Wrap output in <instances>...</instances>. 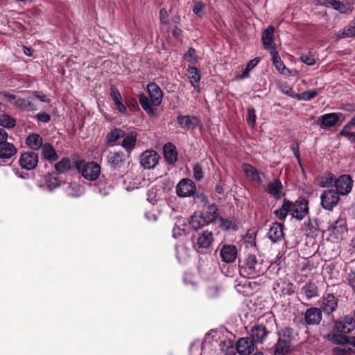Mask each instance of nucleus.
I'll return each instance as SVG.
<instances>
[{
    "label": "nucleus",
    "instance_id": "nucleus-1",
    "mask_svg": "<svg viewBox=\"0 0 355 355\" xmlns=\"http://www.w3.org/2000/svg\"><path fill=\"white\" fill-rule=\"evenodd\" d=\"M147 90L149 94V98L144 94L139 96V103L141 107L150 116H155L154 106H157L162 101L163 94L157 85L150 83L147 85Z\"/></svg>",
    "mask_w": 355,
    "mask_h": 355
},
{
    "label": "nucleus",
    "instance_id": "nucleus-2",
    "mask_svg": "<svg viewBox=\"0 0 355 355\" xmlns=\"http://www.w3.org/2000/svg\"><path fill=\"white\" fill-rule=\"evenodd\" d=\"M266 267L263 260L259 259L255 255L248 256L240 268V274L244 277L255 278L263 274Z\"/></svg>",
    "mask_w": 355,
    "mask_h": 355
},
{
    "label": "nucleus",
    "instance_id": "nucleus-3",
    "mask_svg": "<svg viewBox=\"0 0 355 355\" xmlns=\"http://www.w3.org/2000/svg\"><path fill=\"white\" fill-rule=\"evenodd\" d=\"M207 343L211 344L216 347H218L219 350L224 355L235 354L233 341L225 338H221L220 334L216 331H212L206 336L205 345Z\"/></svg>",
    "mask_w": 355,
    "mask_h": 355
},
{
    "label": "nucleus",
    "instance_id": "nucleus-4",
    "mask_svg": "<svg viewBox=\"0 0 355 355\" xmlns=\"http://www.w3.org/2000/svg\"><path fill=\"white\" fill-rule=\"evenodd\" d=\"M75 166L83 178L88 180L94 181L100 175L101 166L96 162H86L83 160H79L76 162Z\"/></svg>",
    "mask_w": 355,
    "mask_h": 355
},
{
    "label": "nucleus",
    "instance_id": "nucleus-5",
    "mask_svg": "<svg viewBox=\"0 0 355 355\" xmlns=\"http://www.w3.org/2000/svg\"><path fill=\"white\" fill-rule=\"evenodd\" d=\"M290 214L297 220L303 219L309 213L308 202L306 200L302 199L293 203L291 202Z\"/></svg>",
    "mask_w": 355,
    "mask_h": 355
},
{
    "label": "nucleus",
    "instance_id": "nucleus-6",
    "mask_svg": "<svg viewBox=\"0 0 355 355\" xmlns=\"http://www.w3.org/2000/svg\"><path fill=\"white\" fill-rule=\"evenodd\" d=\"M339 194L334 189L324 191L321 196V205L327 210H331L338 202Z\"/></svg>",
    "mask_w": 355,
    "mask_h": 355
},
{
    "label": "nucleus",
    "instance_id": "nucleus-7",
    "mask_svg": "<svg viewBox=\"0 0 355 355\" xmlns=\"http://www.w3.org/2000/svg\"><path fill=\"white\" fill-rule=\"evenodd\" d=\"M334 185L338 194L347 195L352 189L353 180L349 175H343L336 179Z\"/></svg>",
    "mask_w": 355,
    "mask_h": 355
},
{
    "label": "nucleus",
    "instance_id": "nucleus-8",
    "mask_svg": "<svg viewBox=\"0 0 355 355\" xmlns=\"http://www.w3.org/2000/svg\"><path fill=\"white\" fill-rule=\"evenodd\" d=\"M195 191L196 186L193 182L188 178L181 180L176 187V193L180 197L191 196Z\"/></svg>",
    "mask_w": 355,
    "mask_h": 355
},
{
    "label": "nucleus",
    "instance_id": "nucleus-9",
    "mask_svg": "<svg viewBox=\"0 0 355 355\" xmlns=\"http://www.w3.org/2000/svg\"><path fill=\"white\" fill-rule=\"evenodd\" d=\"M242 170L248 179L252 183L260 185L263 182L262 177L264 176L257 168L250 164H242Z\"/></svg>",
    "mask_w": 355,
    "mask_h": 355
},
{
    "label": "nucleus",
    "instance_id": "nucleus-10",
    "mask_svg": "<svg viewBox=\"0 0 355 355\" xmlns=\"http://www.w3.org/2000/svg\"><path fill=\"white\" fill-rule=\"evenodd\" d=\"M159 159V155L154 150H146L140 156L141 165L146 169L156 166Z\"/></svg>",
    "mask_w": 355,
    "mask_h": 355
},
{
    "label": "nucleus",
    "instance_id": "nucleus-11",
    "mask_svg": "<svg viewBox=\"0 0 355 355\" xmlns=\"http://www.w3.org/2000/svg\"><path fill=\"white\" fill-rule=\"evenodd\" d=\"M219 250L220 257L223 262L230 263L235 261L238 255V250L235 245L225 244Z\"/></svg>",
    "mask_w": 355,
    "mask_h": 355
},
{
    "label": "nucleus",
    "instance_id": "nucleus-12",
    "mask_svg": "<svg viewBox=\"0 0 355 355\" xmlns=\"http://www.w3.org/2000/svg\"><path fill=\"white\" fill-rule=\"evenodd\" d=\"M342 116L340 112L324 114L319 118V125L322 129H329L338 123Z\"/></svg>",
    "mask_w": 355,
    "mask_h": 355
},
{
    "label": "nucleus",
    "instance_id": "nucleus-13",
    "mask_svg": "<svg viewBox=\"0 0 355 355\" xmlns=\"http://www.w3.org/2000/svg\"><path fill=\"white\" fill-rule=\"evenodd\" d=\"M38 164V155L34 152L22 153L19 158L20 166L26 170L35 168Z\"/></svg>",
    "mask_w": 355,
    "mask_h": 355
},
{
    "label": "nucleus",
    "instance_id": "nucleus-14",
    "mask_svg": "<svg viewBox=\"0 0 355 355\" xmlns=\"http://www.w3.org/2000/svg\"><path fill=\"white\" fill-rule=\"evenodd\" d=\"M338 307V299L333 294H326L322 298L321 308L326 314L336 311Z\"/></svg>",
    "mask_w": 355,
    "mask_h": 355
},
{
    "label": "nucleus",
    "instance_id": "nucleus-15",
    "mask_svg": "<svg viewBox=\"0 0 355 355\" xmlns=\"http://www.w3.org/2000/svg\"><path fill=\"white\" fill-rule=\"evenodd\" d=\"M213 241L212 233L209 231H204L198 235L194 242V248L198 250L208 248L211 245Z\"/></svg>",
    "mask_w": 355,
    "mask_h": 355
},
{
    "label": "nucleus",
    "instance_id": "nucleus-16",
    "mask_svg": "<svg viewBox=\"0 0 355 355\" xmlns=\"http://www.w3.org/2000/svg\"><path fill=\"white\" fill-rule=\"evenodd\" d=\"M329 230L331 236L336 239H342L347 231L345 220L340 217L331 225Z\"/></svg>",
    "mask_w": 355,
    "mask_h": 355
},
{
    "label": "nucleus",
    "instance_id": "nucleus-17",
    "mask_svg": "<svg viewBox=\"0 0 355 355\" xmlns=\"http://www.w3.org/2000/svg\"><path fill=\"white\" fill-rule=\"evenodd\" d=\"M236 349L240 355H250L254 349V343L250 338H241L237 341Z\"/></svg>",
    "mask_w": 355,
    "mask_h": 355
},
{
    "label": "nucleus",
    "instance_id": "nucleus-18",
    "mask_svg": "<svg viewBox=\"0 0 355 355\" xmlns=\"http://www.w3.org/2000/svg\"><path fill=\"white\" fill-rule=\"evenodd\" d=\"M322 320V312L320 309L311 307L304 313V320L308 325L318 324Z\"/></svg>",
    "mask_w": 355,
    "mask_h": 355
},
{
    "label": "nucleus",
    "instance_id": "nucleus-19",
    "mask_svg": "<svg viewBox=\"0 0 355 355\" xmlns=\"http://www.w3.org/2000/svg\"><path fill=\"white\" fill-rule=\"evenodd\" d=\"M335 327L338 331L343 334H348L354 329L355 322L353 318L345 317L338 320Z\"/></svg>",
    "mask_w": 355,
    "mask_h": 355
},
{
    "label": "nucleus",
    "instance_id": "nucleus-20",
    "mask_svg": "<svg viewBox=\"0 0 355 355\" xmlns=\"http://www.w3.org/2000/svg\"><path fill=\"white\" fill-rule=\"evenodd\" d=\"M283 225L279 223H275L270 227L268 232V239L273 243H276L284 237Z\"/></svg>",
    "mask_w": 355,
    "mask_h": 355
},
{
    "label": "nucleus",
    "instance_id": "nucleus-21",
    "mask_svg": "<svg viewBox=\"0 0 355 355\" xmlns=\"http://www.w3.org/2000/svg\"><path fill=\"white\" fill-rule=\"evenodd\" d=\"M291 339L289 337L285 336V333L282 337H280L276 344L275 355H285L287 354L291 347Z\"/></svg>",
    "mask_w": 355,
    "mask_h": 355
},
{
    "label": "nucleus",
    "instance_id": "nucleus-22",
    "mask_svg": "<svg viewBox=\"0 0 355 355\" xmlns=\"http://www.w3.org/2000/svg\"><path fill=\"white\" fill-rule=\"evenodd\" d=\"M178 122L182 128L193 129L199 125L200 120L195 116H180Z\"/></svg>",
    "mask_w": 355,
    "mask_h": 355
},
{
    "label": "nucleus",
    "instance_id": "nucleus-23",
    "mask_svg": "<svg viewBox=\"0 0 355 355\" xmlns=\"http://www.w3.org/2000/svg\"><path fill=\"white\" fill-rule=\"evenodd\" d=\"M187 78L197 92H200L199 82L201 79L200 71L196 67H189L187 69Z\"/></svg>",
    "mask_w": 355,
    "mask_h": 355
},
{
    "label": "nucleus",
    "instance_id": "nucleus-24",
    "mask_svg": "<svg viewBox=\"0 0 355 355\" xmlns=\"http://www.w3.org/2000/svg\"><path fill=\"white\" fill-rule=\"evenodd\" d=\"M268 335V331L263 325H257L251 330L250 336L253 343H262Z\"/></svg>",
    "mask_w": 355,
    "mask_h": 355
},
{
    "label": "nucleus",
    "instance_id": "nucleus-25",
    "mask_svg": "<svg viewBox=\"0 0 355 355\" xmlns=\"http://www.w3.org/2000/svg\"><path fill=\"white\" fill-rule=\"evenodd\" d=\"M165 159L168 164H174L178 159V153L175 146L171 143L166 144L163 148Z\"/></svg>",
    "mask_w": 355,
    "mask_h": 355
},
{
    "label": "nucleus",
    "instance_id": "nucleus-26",
    "mask_svg": "<svg viewBox=\"0 0 355 355\" xmlns=\"http://www.w3.org/2000/svg\"><path fill=\"white\" fill-rule=\"evenodd\" d=\"M16 153L17 148L12 144L7 141L0 144V158L8 159Z\"/></svg>",
    "mask_w": 355,
    "mask_h": 355
},
{
    "label": "nucleus",
    "instance_id": "nucleus-27",
    "mask_svg": "<svg viewBox=\"0 0 355 355\" xmlns=\"http://www.w3.org/2000/svg\"><path fill=\"white\" fill-rule=\"evenodd\" d=\"M124 160V154L119 152L110 153L107 157V164L113 168H120Z\"/></svg>",
    "mask_w": 355,
    "mask_h": 355
},
{
    "label": "nucleus",
    "instance_id": "nucleus-28",
    "mask_svg": "<svg viewBox=\"0 0 355 355\" xmlns=\"http://www.w3.org/2000/svg\"><path fill=\"white\" fill-rule=\"evenodd\" d=\"M282 189L283 186L282 182L277 179L268 184L266 191L275 198L280 199L283 196Z\"/></svg>",
    "mask_w": 355,
    "mask_h": 355
},
{
    "label": "nucleus",
    "instance_id": "nucleus-29",
    "mask_svg": "<svg viewBox=\"0 0 355 355\" xmlns=\"http://www.w3.org/2000/svg\"><path fill=\"white\" fill-rule=\"evenodd\" d=\"M137 134L132 131L127 135L124 134L121 146L130 153L135 146Z\"/></svg>",
    "mask_w": 355,
    "mask_h": 355
},
{
    "label": "nucleus",
    "instance_id": "nucleus-30",
    "mask_svg": "<svg viewBox=\"0 0 355 355\" xmlns=\"http://www.w3.org/2000/svg\"><path fill=\"white\" fill-rule=\"evenodd\" d=\"M270 53L272 55L273 64L277 70L279 71V72L281 73L282 74L288 76L290 71L285 67L284 64L281 60L280 57L279 56L275 47H271Z\"/></svg>",
    "mask_w": 355,
    "mask_h": 355
},
{
    "label": "nucleus",
    "instance_id": "nucleus-31",
    "mask_svg": "<svg viewBox=\"0 0 355 355\" xmlns=\"http://www.w3.org/2000/svg\"><path fill=\"white\" fill-rule=\"evenodd\" d=\"M27 146L34 150H38L44 146L42 138L37 134L30 135L26 140Z\"/></svg>",
    "mask_w": 355,
    "mask_h": 355
},
{
    "label": "nucleus",
    "instance_id": "nucleus-32",
    "mask_svg": "<svg viewBox=\"0 0 355 355\" xmlns=\"http://www.w3.org/2000/svg\"><path fill=\"white\" fill-rule=\"evenodd\" d=\"M32 97L28 96L27 99L19 98L15 102V106L21 110L33 111L37 110L36 105L33 103L31 100Z\"/></svg>",
    "mask_w": 355,
    "mask_h": 355
},
{
    "label": "nucleus",
    "instance_id": "nucleus-33",
    "mask_svg": "<svg viewBox=\"0 0 355 355\" xmlns=\"http://www.w3.org/2000/svg\"><path fill=\"white\" fill-rule=\"evenodd\" d=\"M302 292L308 300L318 296V289L316 284L313 282L306 283L302 288Z\"/></svg>",
    "mask_w": 355,
    "mask_h": 355
},
{
    "label": "nucleus",
    "instance_id": "nucleus-34",
    "mask_svg": "<svg viewBox=\"0 0 355 355\" xmlns=\"http://www.w3.org/2000/svg\"><path fill=\"white\" fill-rule=\"evenodd\" d=\"M187 231L188 226L185 221L184 220L179 219L173 229V236L175 239L181 238L186 235Z\"/></svg>",
    "mask_w": 355,
    "mask_h": 355
},
{
    "label": "nucleus",
    "instance_id": "nucleus-35",
    "mask_svg": "<svg viewBox=\"0 0 355 355\" xmlns=\"http://www.w3.org/2000/svg\"><path fill=\"white\" fill-rule=\"evenodd\" d=\"M274 33L275 28L270 26L263 31L261 37L263 44L266 47H269L270 51L271 47H275L274 46H272Z\"/></svg>",
    "mask_w": 355,
    "mask_h": 355
},
{
    "label": "nucleus",
    "instance_id": "nucleus-36",
    "mask_svg": "<svg viewBox=\"0 0 355 355\" xmlns=\"http://www.w3.org/2000/svg\"><path fill=\"white\" fill-rule=\"evenodd\" d=\"M42 154L44 159L50 162H54L58 158V156L53 147L47 143L44 144L42 147Z\"/></svg>",
    "mask_w": 355,
    "mask_h": 355
},
{
    "label": "nucleus",
    "instance_id": "nucleus-37",
    "mask_svg": "<svg viewBox=\"0 0 355 355\" xmlns=\"http://www.w3.org/2000/svg\"><path fill=\"white\" fill-rule=\"evenodd\" d=\"M200 214L205 219L207 225L214 221L218 216V209L215 205L209 206L205 211Z\"/></svg>",
    "mask_w": 355,
    "mask_h": 355
},
{
    "label": "nucleus",
    "instance_id": "nucleus-38",
    "mask_svg": "<svg viewBox=\"0 0 355 355\" xmlns=\"http://www.w3.org/2000/svg\"><path fill=\"white\" fill-rule=\"evenodd\" d=\"M331 8L340 13H350L353 10V6L350 3L336 0L331 1Z\"/></svg>",
    "mask_w": 355,
    "mask_h": 355
},
{
    "label": "nucleus",
    "instance_id": "nucleus-39",
    "mask_svg": "<svg viewBox=\"0 0 355 355\" xmlns=\"http://www.w3.org/2000/svg\"><path fill=\"white\" fill-rule=\"evenodd\" d=\"M189 223L191 227L194 230H197L207 225L203 217L200 214L197 213H195L191 216Z\"/></svg>",
    "mask_w": 355,
    "mask_h": 355
},
{
    "label": "nucleus",
    "instance_id": "nucleus-40",
    "mask_svg": "<svg viewBox=\"0 0 355 355\" xmlns=\"http://www.w3.org/2000/svg\"><path fill=\"white\" fill-rule=\"evenodd\" d=\"M338 39L355 37V22L350 23L347 26L336 33Z\"/></svg>",
    "mask_w": 355,
    "mask_h": 355
},
{
    "label": "nucleus",
    "instance_id": "nucleus-41",
    "mask_svg": "<svg viewBox=\"0 0 355 355\" xmlns=\"http://www.w3.org/2000/svg\"><path fill=\"white\" fill-rule=\"evenodd\" d=\"M291 202L286 200H284L282 207L275 211V216L279 220H284L290 214Z\"/></svg>",
    "mask_w": 355,
    "mask_h": 355
},
{
    "label": "nucleus",
    "instance_id": "nucleus-42",
    "mask_svg": "<svg viewBox=\"0 0 355 355\" xmlns=\"http://www.w3.org/2000/svg\"><path fill=\"white\" fill-rule=\"evenodd\" d=\"M124 137V131L119 128L112 130L106 136V142L112 144Z\"/></svg>",
    "mask_w": 355,
    "mask_h": 355
},
{
    "label": "nucleus",
    "instance_id": "nucleus-43",
    "mask_svg": "<svg viewBox=\"0 0 355 355\" xmlns=\"http://www.w3.org/2000/svg\"><path fill=\"white\" fill-rule=\"evenodd\" d=\"M66 192L69 196L78 197L83 193V189L78 184L74 182L67 186Z\"/></svg>",
    "mask_w": 355,
    "mask_h": 355
},
{
    "label": "nucleus",
    "instance_id": "nucleus-44",
    "mask_svg": "<svg viewBox=\"0 0 355 355\" xmlns=\"http://www.w3.org/2000/svg\"><path fill=\"white\" fill-rule=\"evenodd\" d=\"M317 225L315 222L310 220L305 221L302 227V231L307 236H313L317 231Z\"/></svg>",
    "mask_w": 355,
    "mask_h": 355
},
{
    "label": "nucleus",
    "instance_id": "nucleus-45",
    "mask_svg": "<svg viewBox=\"0 0 355 355\" xmlns=\"http://www.w3.org/2000/svg\"><path fill=\"white\" fill-rule=\"evenodd\" d=\"M336 180L333 174L327 173L320 178L318 184L321 187H329L335 184Z\"/></svg>",
    "mask_w": 355,
    "mask_h": 355
},
{
    "label": "nucleus",
    "instance_id": "nucleus-46",
    "mask_svg": "<svg viewBox=\"0 0 355 355\" xmlns=\"http://www.w3.org/2000/svg\"><path fill=\"white\" fill-rule=\"evenodd\" d=\"M71 168V163L69 159H62L55 165V168L60 173H64L70 170Z\"/></svg>",
    "mask_w": 355,
    "mask_h": 355
},
{
    "label": "nucleus",
    "instance_id": "nucleus-47",
    "mask_svg": "<svg viewBox=\"0 0 355 355\" xmlns=\"http://www.w3.org/2000/svg\"><path fill=\"white\" fill-rule=\"evenodd\" d=\"M318 94V89L309 90L301 94H297L296 98L298 100L310 101L315 97Z\"/></svg>",
    "mask_w": 355,
    "mask_h": 355
},
{
    "label": "nucleus",
    "instance_id": "nucleus-48",
    "mask_svg": "<svg viewBox=\"0 0 355 355\" xmlns=\"http://www.w3.org/2000/svg\"><path fill=\"white\" fill-rule=\"evenodd\" d=\"M219 227L225 231L234 230L236 228L235 222L233 220L219 218Z\"/></svg>",
    "mask_w": 355,
    "mask_h": 355
},
{
    "label": "nucleus",
    "instance_id": "nucleus-49",
    "mask_svg": "<svg viewBox=\"0 0 355 355\" xmlns=\"http://www.w3.org/2000/svg\"><path fill=\"white\" fill-rule=\"evenodd\" d=\"M205 4L201 1H195L193 2V12L198 17L202 18L204 15Z\"/></svg>",
    "mask_w": 355,
    "mask_h": 355
},
{
    "label": "nucleus",
    "instance_id": "nucleus-50",
    "mask_svg": "<svg viewBox=\"0 0 355 355\" xmlns=\"http://www.w3.org/2000/svg\"><path fill=\"white\" fill-rule=\"evenodd\" d=\"M0 123L4 128H12L15 125V120L8 114H3Z\"/></svg>",
    "mask_w": 355,
    "mask_h": 355
},
{
    "label": "nucleus",
    "instance_id": "nucleus-51",
    "mask_svg": "<svg viewBox=\"0 0 355 355\" xmlns=\"http://www.w3.org/2000/svg\"><path fill=\"white\" fill-rule=\"evenodd\" d=\"M184 58L187 62L195 64L198 62V56L196 55V51L193 48H189L188 51L185 53L184 55Z\"/></svg>",
    "mask_w": 355,
    "mask_h": 355
},
{
    "label": "nucleus",
    "instance_id": "nucleus-52",
    "mask_svg": "<svg viewBox=\"0 0 355 355\" xmlns=\"http://www.w3.org/2000/svg\"><path fill=\"white\" fill-rule=\"evenodd\" d=\"M46 182L48 189L50 191L53 190L56 187H59L61 184V181L59 180V178L55 176L49 177L46 179Z\"/></svg>",
    "mask_w": 355,
    "mask_h": 355
},
{
    "label": "nucleus",
    "instance_id": "nucleus-53",
    "mask_svg": "<svg viewBox=\"0 0 355 355\" xmlns=\"http://www.w3.org/2000/svg\"><path fill=\"white\" fill-rule=\"evenodd\" d=\"M279 88L281 92H282L283 94L293 98H296L297 94H296L293 89V88L290 87L288 84L282 83L279 85Z\"/></svg>",
    "mask_w": 355,
    "mask_h": 355
},
{
    "label": "nucleus",
    "instance_id": "nucleus-54",
    "mask_svg": "<svg viewBox=\"0 0 355 355\" xmlns=\"http://www.w3.org/2000/svg\"><path fill=\"white\" fill-rule=\"evenodd\" d=\"M329 340L334 343L336 345L343 344L347 343V338L340 334H333L331 336H329Z\"/></svg>",
    "mask_w": 355,
    "mask_h": 355
},
{
    "label": "nucleus",
    "instance_id": "nucleus-55",
    "mask_svg": "<svg viewBox=\"0 0 355 355\" xmlns=\"http://www.w3.org/2000/svg\"><path fill=\"white\" fill-rule=\"evenodd\" d=\"M350 130H351L342 129L339 135L347 137L349 141L355 143V132H351Z\"/></svg>",
    "mask_w": 355,
    "mask_h": 355
},
{
    "label": "nucleus",
    "instance_id": "nucleus-56",
    "mask_svg": "<svg viewBox=\"0 0 355 355\" xmlns=\"http://www.w3.org/2000/svg\"><path fill=\"white\" fill-rule=\"evenodd\" d=\"M300 60L303 63H304L309 66H312L315 63V59L311 55L303 54L300 56Z\"/></svg>",
    "mask_w": 355,
    "mask_h": 355
},
{
    "label": "nucleus",
    "instance_id": "nucleus-57",
    "mask_svg": "<svg viewBox=\"0 0 355 355\" xmlns=\"http://www.w3.org/2000/svg\"><path fill=\"white\" fill-rule=\"evenodd\" d=\"M193 177L196 180H200L203 178V172L201 166L196 164L193 166Z\"/></svg>",
    "mask_w": 355,
    "mask_h": 355
},
{
    "label": "nucleus",
    "instance_id": "nucleus-58",
    "mask_svg": "<svg viewBox=\"0 0 355 355\" xmlns=\"http://www.w3.org/2000/svg\"><path fill=\"white\" fill-rule=\"evenodd\" d=\"M248 117L247 119L248 123L253 127L256 121L255 110L252 107L248 109Z\"/></svg>",
    "mask_w": 355,
    "mask_h": 355
},
{
    "label": "nucleus",
    "instance_id": "nucleus-59",
    "mask_svg": "<svg viewBox=\"0 0 355 355\" xmlns=\"http://www.w3.org/2000/svg\"><path fill=\"white\" fill-rule=\"evenodd\" d=\"M110 96H111V97H112V100L114 101V103L116 102V101H119L122 100V97H121V95L120 92L115 87H112L111 88Z\"/></svg>",
    "mask_w": 355,
    "mask_h": 355
},
{
    "label": "nucleus",
    "instance_id": "nucleus-60",
    "mask_svg": "<svg viewBox=\"0 0 355 355\" xmlns=\"http://www.w3.org/2000/svg\"><path fill=\"white\" fill-rule=\"evenodd\" d=\"M114 104L119 112L123 114H126L128 113V110L123 103L122 100L115 102Z\"/></svg>",
    "mask_w": 355,
    "mask_h": 355
},
{
    "label": "nucleus",
    "instance_id": "nucleus-61",
    "mask_svg": "<svg viewBox=\"0 0 355 355\" xmlns=\"http://www.w3.org/2000/svg\"><path fill=\"white\" fill-rule=\"evenodd\" d=\"M36 118L37 119L38 121L44 122V123L49 122L51 119L50 115L49 114L44 113V112L38 113L36 115Z\"/></svg>",
    "mask_w": 355,
    "mask_h": 355
},
{
    "label": "nucleus",
    "instance_id": "nucleus-62",
    "mask_svg": "<svg viewBox=\"0 0 355 355\" xmlns=\"http://www.w3.org/2000/svg\"><path fill=\"white\" fill-rule=\"evenodd\" d=\"M168 13L166 9L162 8L159 11V19L162 24H167Z\"/></svg>",
    "mask_w": 355,
    "mask_h": 355
},
{
    "label": "nucleus",
    "instance_id": "nucleus-63",
    "mask_svg": "<svg viewBox=\"0 0 355 355\" xmlns=\"http://www.w3.org/2000/svg\"><path fill=\"white\" fill-rule=\"evenodd\" d=\"M259 62V58H256L250 60L246 66L247 69L251 71L257 65Z\"/></svg>",
    "mask_w": 355,
    "mask_h": 355
},
{
    "label": "nucleus",
    "instance_id": "nucleus-64",
    "mask_svg": "<svg viewBox=\"0 0 355 355\" xmlns=\"http://www.w3.org/2000/svg\"><path fill=\"white\" fill-rule=\"evenodd\" d=\"M348 282L349 285L355 288V270L349 274Z\"/></svg>",
    "mask_w": 355,
    "mask_h": 355
}]
</instances>
